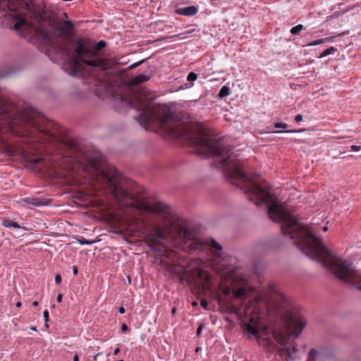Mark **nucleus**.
I'll return each mask as SVG.
<instances>
[{"mask_svg": "<svg viewBox=\"0 0 361 361\" xmlns=\"http://www.w3.org/2000/svg\"><path fill=\"white\" fill-rule=\"evenodd\" d=\"M305 131L304 129L300 130H275L272 131L274 133H298Z\"/></svg>", "mask_w": 361, "mask_h": 361, "instance_id": "22", "label": "nucleus"}, {"mask_svg": "<svg viewBox=\"0 0 361 361\" xmlns=\"http://www.w3.org/2000/svg\"><path fill=\"white\" fill-rule=\"evenodd\" d=\"M331 39H332V37H326V38H322V39H316V40L312 42L311 43H310L308 45L309 46L319 45V44H323L326 42H328V41L331 40Z\"/></svg>", "mask_w": 361, "mask_h": 361, "instance_id": "18", "label": "nucleus"}, {"mask_svg": "<svg viewBox=\"0 0 361 361\" xmlns=\"http://www.w3.org/2000/svg\"><path fill=\"white\" fill-rule=\"evenodd\" d=\"M233 293V297L235 298H240L245 295V290L244 288H240L237 289L236 290H234Z\"/></svg>", "mask_w": 361, "mask_h": 361, "instance_id": "19", "label": "nucleus"}, {"mask_svg": "<svg viewBox=\"0 0 361 361\" xmlns=\"http://www.w3.org/2000/svg\"><path fill=\"white\" fill-rule=\"evenodd\" d=\"M176 311H177V308L176 307H173L172 310H171V314L173 315H175L176 313Z\"/></svg>", "mask_w": 361, "mask_h": 361, "instance_id": "40", "label": "nucleus"}, {"mask_svg": "<svg viewBox=\"0 0 361 361\" xmlns=\"http://www.w3.org/2000/svg\"><path fill=\"white\" fill-rule=\"evenodd\" d=\"M128 330V327L126 324H122L121 326V331L125 332V331H127Z\"/></svg>", "mask_w": 361, "mask_h": 361, "instance_id": "36", "label": "nucleus"}, {"mask_svg": "<svg viewBox=\"0 0 361 361\" xmlns=\"http://www.w3.org/2000/svg\"><path fill=\"white\" fill-rule=\"evenodd\" d=\"M106 46V42L104 40H100L94 45L90 40L85 38L68 39L62 50L66 56H73L72 74L75 75L82 63L94 67H102L104 70V61L97 51Z\"/></svg>", "mask_w": 361, "mask_h": 361, "instance_id": "3", "label": "nucleus"}, {"mask_svg": "<svg viewBox=\"0 0 361 361\" xmlns=\"http://www.w3.org/2000/svg\"><path fill=\"white\" fill-rule=\"evenodd\" d=\"M323 230H324V231H326L328 230V227H327V226H324V227L323 228Z\"/></svg>", "mask_w": 361, "mask_h": 361, "instance_id": "51", "label": "nucleus"}, {"mask_svg": "<svg viewBox=\"0 0 361 361\" xmlns=\"http://www.w3.org/2000/svg\"><path fill=\"white\" fill-rule=\"evenodd\" d=\"M1 225L6 228L13 227L14 228H22L24 231H27V228L24 226H20L16 221H14L9 219H4L2 220Z\"/></svg>", "mask_w": 361, "mask_h": 361, "instance_id": "9", "label": "nucleus"}, {"mask_svg": "<svg viewBox=\"0 0 361 361\" xmlns=\"http://www.w3.org/2000/svg\"><path fill=\"white\" fill-rule=\"evenodd\" d=\"M222 292L225 295L228 296L231 294V289L229 287H226L222 290Z\"/></svg>", "mask_w": 361, "mask_h": 361, "instance_id": "27", "label": "nucleus"}, {"mask_svg": "<svg viewBox=\"0 0 361 361\" xmlns=\"http://www.w3.org/2000/svg\"><path fill=\"white\" fill-rule=\"evenodd\" d=\"M202 243H197V245L191 248V250H197L198 249L197 246L201 245Z\"/></svg>", "mask_w": 361, "mask_h": 361, "instance_id": "41", "label": "nucleus"}, {"mask_svg": "<svg viewBox=\"0 0 361 361\" xmlns=\"http://www.w3.org/2000/svg\"><path fill=\"white\" fill-rule=\"evenodd\" d=\"M204 328V326L203 324H200L198 327H197V332H196V335L197 336H200L202 334V331Z\"/></svg>", "mask_w": 361, "mask_h": 361, "instance_id": "29", "label": "nucleus"}, {"mask_svg": "<svg viewBox=\"0 0 361 361\" xmlns=\"http://www.w3.org/2000/svg\"><path fill=\"white\" fill-rule=\"evenodd\" d=\"M317 355V351L314 348L311 349L310 351L309 352L308 358L307 361H315Z\"/></svg>", "mask_w": 361, "mask_h": 361, "instance_id": "20", "label": "nucleus"}, {"mask_svg": "<svg viewBox=\"0 0 361 361\" xmlns=\"http://www.w3.org/2000/svg\"><path fill=\"white\" fill-rule=\"evenodd\" d=\"M150 79V77L145 74H139L134 77L131 81L130 84L132 85H137L142 82H147Z\"/></svg>", "mask_w": 361, "mask_h": 361, "instance_id": "10", "label": "nucleus"}, {"mask_svg": "<svg viewBox=\"0 0 361 361\" xmlns=\"http://www.w3.org/2000/svg\"><path fill=\"white\" fill-rule=\"evenodd\" d=\"M264 303L269 312L278 316L286 313L285 323L291 336L298 337L306 325V319L302 316L293 315L288 310L286 299L273 284L269 286L267 294L264 297Z\"/></svg>", "mask_w": 361, "mask_h": 361, "instance_id": "5", "label": "nucleus"}, {"mask_svg": "<svg viewBox=\"0 0 361 361\" xmlns=\"http://www.w3.org/2000/svg\"><path fill=\"white\" fill-rule=\"evenodd\" d=\"M43 317L44 318L45 322H47L49 321V311L47 310L44 311Z\"/></svg>", "mask_w": 361, "mask_h": 361, "instance_id": "31", "label": "nucleus"}, {"mask_svg": "<svg viewBox=\"0 0 361 361\" xmlns=\"http://www.w3.org/2000/svg\"><path fill=\"white\" fill-rule=\"evenodd\" d=\"M62 298H63V295L61 293L58 294L57 298H56L57 302H61L62 301Z\"/></svg>", "mask_w": 361, "mask_h": 361, "instance_id": "37", "label": "nucleus"}, {"mask_svg": "<svg viewBox=\"0 0 361 361\" xmlns=\"http://www.w3.org/2000/svg\"><path fill=\"white\" fill-rule=\"evenodd\" d=\"M295 121L296 122L302 121V115H301V114L296 115L295 117Z\"/></svg>", "mask_w": 361, "mask_h": 361, "instance_id": "34", "label": "nucleus"}, {"mask_svg": "<svg viewBox=\"0 0 361 361\" xmlns=\"http://www.w3.org/2000/svg\"><path fill=\"white\" fill-rule=\"evenodd\" d=\"M275 340L281 345H286L288 343V338L281 332H273Z\"/></svg>", "mask_w": 361, "mask_h": 361, "instance_id": "13", "label": "nucleus"}, {"mask_svg": "<svg viewBox=\"0 0 361 361\" xmlns=\"http://www.w3.org/2000/svg\"><path fill=\"white\" fill-rule=\"evenodd\" d=\"M74 24L71 20H66L62 25L58 27V30L63 33H69L73 30Z\"/></svg>", "mask_w": 361, "mask_h": 361, "instance_id": "11", "label": "nucleus"}, {"mask_svg": "<svg viewBox=\"0 0 361 361\" xmlns=\"http://www.w3.org/2000/svg\"><path fill=\"white\" fill-rule=\"evenodd\" d=\"M191 32H192L191 31H188V32H186L185 33L189 34V33H191Z\"/></svg>", "mask_w": 361, "mask_h": 361, "instance_id": "53", "label": "nucleus"}, {"mask_svg": "<svg viewBox=\"0 0 361 361\" xmlns=\"http://www.w3.org/2000/svg\"><path fill=\"white\" fill-rule=\"evenodd\" d=\"M37 305H38V302H37V301H34V302H32V306H34V307H37Z\"/></svg>", "mask_w": 361, "mask_h": 361, "instance_id": "48", "label": "nucleus"}, {"mask_svg": "<svg viewBox=\"0 0 361 361\" xmlns=\"http://www.w3.org/2000/svg\"><path fill=\"white\" fill-rule=\"evenodd\" d=\"M229 94H230V88L228 86L224 85L220 89L218 96L220 98H224V97H227Z\"/></svg>", "mask_w": 361, "mask_h": 361, "instance_id": "16", "label": "nucleus"}, {"mask_svg": "<svg viewBox=\"0 0 361 361\" xmlns=\"http://www.w3.org/2000/svg\"><path fill=\"white\" fill-rule=\"evenodd\" d=\"M197 79V75L194 72H190L187 77V80L189 82H193Z\"/></svg>", "mask_w": 361, "mask_h": 361, "instance_id": "25", "label": "nucleus"}, {"mask_svg": "<svg viewBox=\"0 0 361 361\" xmlns=\"http://www.w3.org/2000/svg\"><path fill=\"white\" fill-rule=\"evenodd\" d=\"M200 305H201V306H202L204 309H205V310H207V309L208 302H207V301L206 300H202L200 301Z\"/></svg>", "mask_w": 361, "mask_h": 361, "instance_id": "30", "label": "nucleus"}, {"mask_svg": "<svg viewBox=\"0 0 361 361\" xmlns=\"http://www.w3.org/2000/svg\"><path fill=\"white\" fill-rule=\"evenodd\" d=\"M117 361H123V360H117Z\"/></svg>", "mask_w": 361, "mask_h": 361, "instance_id": "54", "label": "nucleus"}, {"mask_svg": "<svg viewBox=\"0 0 361 361\" xmlns=\"http://www.w3.org/2000/svg\"><path fill=\"white\" fill-rule=\"evenodd\" d=\"M293 350L294 353L296 352V350H297V346L296 345H293Z\"/></svg>", "mask_w": 361, "mask_h": 361, "instance_id": "49", "label": "nucleus"}, {"mask_svg": "<svg viewBox=\"0 0 361 361\" xmlns=\"http://www.w3.org/2000/svg\"><path fill=\"white\" fill-rule=\"evenodd\" d=\"M140 111L139 123L148 128L157 125L168 135L182 138L195 146L200 147L207 156L218 160L216 167L222 170L226 179L244 190L248 200L256 205L267 204L269 217L281 224L282 233L288 235L293 243L307 256L320 262L334 273L341 281L355 284L359 281L352 264L346 263L334 255L323 244L322 239L311 231L309 226L300 223L285 209L283 204L271 194V187L265 181L258 183L243 171V164L226 146L222 139H211L201 129L193 132L175 118L172 111L158 104L143 102L140 93L130 92V109Z\"/></svg>", "mask_w": 361, "mask_h": 361, "instance_id": "1", "label": "nucleus"}, {"mask_svg": "<svg viewBox=\"0 0 361 361\" xmlns=\"http://www.w3.org/2000/svg\"><path fill=\"white\" fill-rule=\"evenodd\" d=\"M197 8L195 6L188 7L179 8L176 10L177 14L185 16H192L197 13Z\"/></svg>", "mask_w": 361, "mask_h": 361, "instance_id": "8", "label": "nucleus"}, {"mask_svg": "<svg viewBox=\"0 0 361 361\" xmlns=\"http://www.w3.org/2000/svg\"><path fill=\"white\" fill-rule=\"evenodd\" d=\"M350 149L353 152H357L361 149V145H351Z\"/></svg>", "mask_w": 361, "mask_h": 361, "instance_id": "28", "label": "nucleus"}, {"mask_svg": "<svg viewBox=\"0 0 361 361\" xmlns=\"http://www.w3.org/2000/svg\"><path fill=\"white\" fill-rule=\"evenodd\" d=\"M178 35H173V36H166V37H161L159 39H157L156 41H162V40H166L169 38H172V37H178Z\"/></svg>", "mask_w": 361, "mask_h": 361, "instance_id": "32", "label": "nucleus"}, {"mask_svg": "<svg viewBox=\"0 0 361 361\" xmlns=\"http://www.w3.org/2000/svg\"><path fill=\"white\" fill-rule=\"evenodd\" d=\"M192 306H197V302L194 301V302H192Z\"/></svg>", "mask_w": 361, "mask_h": 361, "instance_id": "50", "label": "nucleus"}, {"mask_svg": "<svg viewBox=\"0 0 361 361\" xmlns=\"http://www.w3.org/2000/svg\"><path fill=\"white\" fill-rule=\"evenodd\" d=\"M55 282L57 284H59L61 283V276L59 274H56L55 276Z\"/></svg>", "mask_w": 361, "mask_h": 361, "instance_id": "33", "label": "nucleus"}, {"mask_svg": "<svg viewBox=\"0 0 361 361\" xmlns=\"http://www.w3.org/2000/svg\"><path fill=\"white\" fill-rule=\"evenodd\" d=\"M303 30V25L300 24V25H298L296 26H294L291 29H290V33L292 35H298L300 31H302Z\"/></svg>", "mask_w": 361, "mask_h": 361, "instance_id": "21", "label": "nucleus"}, {"mask_svg": "<svg viewBox=\"0 0 361 361\" xmlns=\"http://www.w3.org/2000/svg\"><path fill=\"white\" fill-rule=\"evenodd\" d=\"M164 239V233L159 226H154L152 231L146 235V240L151 247L159 245L160 241Z\"/></svg>", "mask_w": 361, "mask_h": 361, "instance_id": "7", "label": "nucleus"}, {"mask_svg": "<svg viewBox=\"0 0 361 361\" xmlns=\"http://www.w3.org/2000/svg\"><path fill=\"white\" fill-rule=\"evenodd\" d=\"M25 11L32 9L30 0H23L20 3ZM20 3L18 0H0V11L6 12L14 20V30L20 35H33V39L39 41L40 44L47 46L51 42V35L49 29L38 23L27 21L24 15L19 11Z\"/></svg>", "mask_w": 361, "mask_h": 361, "instance_id": "2", "label": "nucleus"}, {"mask_svg": "<svg viewBox=\"0 0 361 361\" xmlns=\"http://www.w3.org/2000/svg\"><path fill=\"white\" fill-rule=\"evenodd\" d=\"M144 61H145V60H142V61H138V62H137V63H133V64H132V65L130 66V68H134V67H136L137 66H138V65L141 64V63H143Z\"/></svg>", "mask_w": 361, "mask_h": 361, "instance_id": "35", "label": "nucleus"}, {"mask_svg": "<svg viewBox=\"0 0 361 361\" xmlns=\"http://www.w3.org/2000/svg\"><path fill=\"white\" fill-rule=\"evenodd\" d=\"M279 354L286 361L292 360V353L290 348H283L279 350Z\"/></svg>", "mask_w": 361, "mask_h": 361, "instance_id": "14", "label": "nucleus"}, {"mask_svg": "<svg viewBox=\"0 0 361 361\" xmlns=\"http://www.w3.org/2000/svg\"><path fill=\"white\" fill-rule=\"evenodd\" d=\"M23 201L27 204L33 205L35 207H39L44 204L43 200L39 197H26L23 199Z\"/></svg>", "mask_w": 361, "mask_h": 361, "instance_id": "12", "label": "nucleus"}, {"mask_svg": "<svg viewBox=\"0 0 361 361\" xmlns=\"http://www.w3.org/2000/svg\"><path fill=\"white\" fill-rule=\"evenodd\" d=\"M201 260L195 258L190 261L189 269L183 271L178 274V278L181 283L185 282L189 286H193L199 290H207L211 288L210 274L203 270L201 267Z\"/></svg>", "mask_w": 361, "mask_h": 361, "instance_id": "6", "label": "nucleus"}, {"mask_svg": "<svg viewBox=\"0 0 361 361\" xmlns=\"http://www.w3.org/2000/svg\"><path fill=\"white\" fill-rule=\"evenodd\" d=\"M73 273L74 275H77L78 274V268L76 267H73Z\"/></svg>", "mask_w": 361, "mask_h": 361, "instance_id": "39", "label": "nucleus"}, {"mask_svg": "<svg viewBox=\"0 0 361 361\" xmlns=\"http://www.w3.org/2000/svg\"><path fill=\"white\" fill-rule=\"evenodd\" d=\"M73 361H79V356L77 354L73 356Z\"/></svg>", "mask_w": 361, "mask_h": 361, "instance_id": "43", "label": "nucleus"}, {"mask_svg": "<svg viewBox=\"0 0 361 361\" xmlns=\"http://www.w3.org/2000/svg\"><path fill=\"white\" fill-rule=\"evenodd\" d=\"M357 288L358 290H361V285L357 286Z\"/></svg>", "mask_w": 361, "mask_h": 361, "instance_id": "52", "label": "nucleus"}, {"mask_svg": "<svg viewBox=\"0 0 361 361\" xmlns=\"http://www.w3.org/2000/svg\"><path fill=\"white\" fill-rule=\"evenodd\" d=\"M30 329H31L32 331H37V327H36V326H31V327H30Z\"/></svg>", "mask_w": 361, "mask_h": 361, "instance_id": "47", "label": "nucleus"}, {"mask_svg": "<svg viewBox=\"0 0 361 361\" xmlns=\"http://www.w3.org/2000/svg\"><path fill=\"white\" fill-rule=\"evenodd\" d=\"M16 306L17 307H20L22 306L21 302H20V301L17 302L16 304Z\"/></svg>", "mask_w": 361, "mask_h": 361, "instance_id": "46", "label": "nucleus"}, {"mask_svg": "<svg viewBox=\"0 0 361 361\" xmlns=\"http://www.w3.org/2000/svg\"><path fill=\"white\" fill-rule=\"evenodd\" d=\"M217 302L221 312L226 314H235L239 319L248 318V323L242 320L241 326L245 332L255 337L259 344L261 341L267 345H270L271 339L264 338L269 334V329L267 326L261 324L260 311L255 305L245 307L243 313L240 309L231 302L224 301L220 297L217 298Z\"/></svg>", "mask_w": 361, "mask_h": 361, "instance_id": "4", "label": "nucleus"}, {"mask_svg": "<svg viewBox=\"0 0 361 361\" xmlns=\"http://www.w3.org/2000/svg\"><path fill=\"white\" fill-rule=\"evenodd\" d=\"M100 355H101V353H97L95 355H94V356H93V360H94V361H96V360H97V357H98V356H99Z\"/></svg>", "mask_w": 361, "mask_h": 361, "instance_id": "42", "label": "nucleus"}, {"mask_svg": "<svg viewBox=\"0 0 361 361\" xmlns=\"http://www.w3.org/2000/svg\"><path fill=\"white\" fill-rule=\"evenodd\" d=\"M120 352V350L118 348H116L114 351V355H117L118 353Z\"/></svg>", "mask_w": 361, "mask_h": 361, "instance_id": "44", "label": "nucleus"}, {"mask_svg": "<svg viewBox=\"0 0 361 361\" xmlns=\"http://www.w3.org/2000/svg\"><path fill=\"white\" fill-rule=\"evenodd\" d=\"M125 312H126V310L123 307L121 306L118 308V312L120 314H123V313H125Z\"/></svg>", "mask_w": 361, "mask_h": 361, "instance_id": "38", "label": "nucleus"}, {"mask_svg": "<svg viewBox=\"0 0 361 361\" xmlns=\"http://www.w3.org/2000/svg\"><path fill=\"white\" fill-rule=\"evenodd\" d=\"M180 234L183 235V239L186 241L192 240V238H193L192 232L188 228L181 227L180 228Z\"/></svg>", "mask_w": 361, "mask_h": 361, "instance_id": "15", "label": "nucleus"}, {"mask_svg": "<svg viewBox=\"0 0 361 361\" xmlns=\"http://www.w3.org/2000/svg\"><path fill=\"white\" fill-rule=\"evenodd\" d=\"M274 126L275 128H283V129H286L288 128V124L285 123H276L274 124Z\"/></svg>", "mask_w": 361, "mask_h": 361, "instance_id": "26", "label": "nucleus"}, {"mask_svg": "<svg viewBox=\"0 0 361 361\" xmlns=\"http://www.w3.org/2000/svg\"><path fill=\"white\" fill-rule=\"evenodd\" d=\"M224 320L226 321L227 322H229V323H232L233 322L232 320L229 317H225Z\"/></svg>", "mask_w": 361, "mask_h": 361, "instance_id": "45", "label": "nucleus"}, {"mask_svg": "<svg viewBox=\"0 0 361 361\" xmlns=\"http://www.w3.org/2000/svg\"><path fill=\"white\" fill-rule=\"evenodd\" d=\"M337 51V49L335 48L334 47H331L330 48L324 50L321 54L320 56H319V59H322L326 56H329L330 54H334V52H336Z\"/></svg>", "mask_w": 361, "mask_h": 361, "instance_id": "17", "label": "nucleus"}, {"mask_svg": "<svg viewBox=\"0 0 361 361\" xmlns=\"http://www.w3.org/2000/svg\"><path fill=\"white\" fill-rule=\"evenodd\" d=\"M211 246H212V247H213L214 249H216L217 250H222L221 245L214 239L211 240Z\"/></svg>", "mask_w": 361, "mask_h": 361, "instance_id": "24", "label": "nucleus"}, {"mask_svg": "<svg viewBox=\"0 0 361 361\" xmlns=\"http://www.w3.org/2000/svg\"><path fill=\"white\" fill-rule=\"evenodd\" d=\"M77 241L80 244V245H92L94 243V241L93 240H88L82 237H80V238H78L77 239Z\"/></svg>", "mask_w": 361, "mask_h": 361, "instance_id": "23", "label": "nucleus"}]
</instances>
